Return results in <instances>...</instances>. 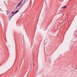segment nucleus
<instances>
[{
    "instance_id": "obj_2",
    "label": "nucleus",
    "mask_w": 77,
    "mask_h": 77,
    "mask_svg": "<svg viewBox=\"0 0 77 77\" xmlns=\"http://www.w3.org/2000/svg\"><path fill=\"white\" fill-rule=\"evenodd\" d=\"M23 0H21L20 2L16 6V8L17 9V8H18V7H19V6H20L21 5V4L23 2Z\"/></svg>"
},
{
    "instance_id": "obj_1",
    "label": "nucleus",
    "mask_w": 77,
    "mask_h": 77,
    "mask_svg": "<svg viewBox=\"0 0 77 77\" xmlns=\"http://www.w3.org/2000/svg\"><path fill=\"white\" fill-rule=\"evenodd\" d=\"M20 9V8H19V10H17L15 12H14L13 11L12 12L11 14H12V15H11V16L10 17V18L9 20H11V19L12 18V17H13L14 15H15L16 14H17V12H18V11H19V10Z\"/></svg>"
},
{
    "instance_id": "obj_3",
    "label": "nucleus",
    "mask_w": 77,
    "mask_h": 77,
    "mask_svg": "<svg viewBox=\"0 0 77 77\" xmlns=\"http://www.w3.org/2000/svg\"><path fill=\"white\" fill-rule=\"evenodd\" d=\"M66 8V6H65L64 7H63L61 8V9H65Z\"/></svg>"
},
{
    "instance_id": "obj_6",
    "label": "nucleus",
    "mask_w": 77,
    "mask_h": 77,
    "mask_svg": "<svg viewBox=\"0 0 77 77\" xmlns=\"http://www.w3.org/2000/svg\"><path fill=\"white\" fill-rule=\"evenodd\" d=\"M9 13L7 14V15H8V14Z\"/></svg>"
},
{
    "instance_id": "obj_4",
    "label": "nucleus",
    "mask_w": 77,
    "mask_h": 77,
    "mask_svg": "<svg viewBox=\"0 0 77 77\" xmlns=\"http://www.w3.org/2000/svg\"><path fill=\"white\" fill-rule=\"evenodd\" d=\"M23 4H22V5L21 6V7H22V6H23Z\"/></svg>"
},
{
    "instance_id": "obj_5",
    "label": "nucleus",
    "mask_w": 77,
    "mask_h": 77,
    "mask_svg": "<svg viewBox=\"0 0 77 77\" xmlns=\"http://www.w3.org/2000/svg\"><path fill=\"white\" fill-rule=\"evenodd\" d=\"M23 4H22V5L21 6V7H22V6H23Z\"/></svg>"
}]
</instances>
